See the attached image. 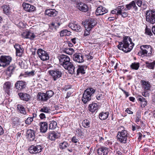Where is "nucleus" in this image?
Listing matches in <instances>:
<instances>
[{"mask_svg": "<svg viewBox=\"0 0 155 155\" xmlns=\"http://www.w3.org/2000/svg\"><path fill=\"white\" fill-rule=\"evenodd\" d=\"M134 45V44L132 42L131 39H123L122 41L119 42L117 47L119 49L127 52L132 50Z\"/></svg>", "mask_w": 155, "mask_h": 155, "instance_id": "1", "label": "nucleus"}, {"mask_svg": "<svg viewBox=\"0 0 155 155\" xmlns=\"http://www.w3.org/2000/svg\"><path fill=\"white\" fill-rule=\"evenodd\" d=\"M95 90L93 88H88L84 91L82 98V101L84 104L91 100V96L94 94Z\"/></svg>", "mask_w": 155, "mask_h": 155, "instance_id": "2", "label": "nucleus"}, {"mask_svg": "<svg viewBox=\"0 0 155 155\" xmlns=\"http://www.w3.org/2000/svg\"><path fill=\"white\" fill-rule=\"evenodd\" d=\"M129 136V134L126 130H122L118 131L117 134V140L121 143H127V138Z\"/></svg>", "mask_w": 155, "mask_h": 155, "instance_id": "3", "label": "nucleus"}, {"mask_svg": "<svg viewBox=\"0 0 155 155\" xmlns=\"http://www.w3.org/2000/svg\"><path fill=\"white\" fill-rule=\"evenodd\" d=\"M96 21L94 18H89L83 22L86 30L91 31L97 24Z\"/></svg>", "mask_w": 155, "mask_h": 155, "instance_id": "4", "label": "nucleus"}, {"mask_svg": "<svg viewBox=\"0 0 155 155\" xmlns=\"http://www.w3.org/2000/svg\"><path fill=\"white\" fill-rule=\"evenodd\" d=\"M146 21L152 24L155 23V11L154 10H149L146 13Z\"/></svg>", "mask_w": 155, "mask_h": 155, "instance_id": "5", "label": "nucleus"}, {"mask_svg": "<svg viewBox=\"0 0 155 155\" xmlns=\"http://www.w3.org/2000/svg\"><path fill=\"white\" fill-rule=\"evenodd\" d=\"M48 72L54 81H56L62 76V72L61 70L58 69L51 70Z\"/></svg>", "mask_w": 155, "mask_h": 155, "instance_id": "6", "label": "nucleus"}, {"mask_svg": "<svg viewBox=\"0 0 155 155\" xmlns=\"http://www.w3.org/2000/svg\"><path fill=\"white\" fill-rule=\"evenodd\" d=\"M12 61V58L10 56H1V66L5 67L8 65Z\"/></svg>", "mask_w": 155, "mask_h": 155, "instance_id": "7", "label": "nucleus"}, {"mask_svg": "<svg viewBox=\"0 0 155 155\" xmlns=\"http://www.w3.org/2000/svg\"><path fill=\"white\" fill-rule=\"evenodd\" d=\"M37 53L39 57L42 61H44L49 59V56L47 52L41 49H38Z\"/></svg>", "mask_w": 155, "mask_h": 155, "instance_id": "8", "label": "nucleus"}, {"mask_svg": "<svg viewBox=\"0 0 155 155\" xmlns=\"http://www.w3.org/2000/svg\"><path fill=\"white\" fill-rule=\"evenodd\" d=\"M59 59L60 64L63 67L65 65H67V63L70 61V58L68 56L64 54L60 55L59 57Z\"/></svg>", "mask_w": 155, "mask_h": 155, "instance_id": "9", "label": "nucleus"}, {"mask_svg": "<svg viewBox=\"0 0 155 155\" xmlns=\"http://www.w3.org/2000/svg\"><path fill=\"white\" fill-rule=\"evenodd\" d=\"M42 148V147L41 145L31 146L29 147V150L31 153H36L40 152Z\"/></svg>", "mask_w": 155, "mask_h": 155, "instance_id": "10", "label": "nucleus"}, {"mask_svg": "<svg viewBox=\"0 0 155 155\" xmlns=\"http://www.w3.org/2000/svg\"><path fill=\"white\" fill-rule=\"evenodd\" d=\"M64 68L67 70L68 72L71 74H75V67L73 63L70 61L67 63V65H66L64 67Z\"/></svg>", "mask_w": 155, "mask_h": 155, "instance_id": "11", "label": "nucleus"}, {"mask_svg": "<svg viewBox=\"0 0 155 155\" xmlns=\"http://www.w3.org/2000/svg\"><path fill=\"white\" fill-rule=\"evenodd\" d=\"M125 7L126 11L130 10L131 9H133L135 12H137L138 10V8L135 4V2L134 0L132 1L129 4L126 5Z\"/></svg>", "mask_w": 155, "mask_h": 155, "instance_id": "12", "label": "nucleus"}, {"mask_svg": "<svg viewBox=\"0 0 155 155\" xmlns=\"http://www.w3.org/2000/svg\"><path fill=\"white\" fill-rule=\"evenodd\" d=\"M22 5L24 9L28 12H31L35 10L36 8L34 5H31L30 4L23 2Z\"/></svg>", "mask_w": 155, "mask_h": 155, "instance_id": "13", "label": "nucleus"}, {"mask_svg": "<svg viewBox=\"0 0 155 155\" xmlns=\"http://www.w3.org/2000/svg\"><path fill=\"white\" fill-rule=\"evenodd\" d=\"M12 86L11 83L9 81L5 82L3 84V90L8 95H9L11 94Z\"/></svg>", "mask_w": 155, "mask_h": 155, "instance_id": "14", "label": "nucleus"}, {"mask_svg": "<svg viewBox=\"0 0 155 155\" xmlns=\"http://www.w3.org/2000/svg\"><path fill=\"white\" fill-rule=\"evenodd\" d=\"M21 36L22 38L28 39L34 38L36 36L35 35L30 31L24 32L21 34Z\"/></svg>", "mask_w": 155, "mask_h": 155, "instance_id": "15", "label": "nucleus"}, {"mask_svg": "<svg viewBox=\"0 0 155 155\" xmlns=\"http://www.w3.org/2000/svg\"><path fill=\"white\" fill-rule=\"evenodd\" d=\"M68 26L71 29L76 32H80L82 29V28L80 25L74 23H70L68 25Z\"/></svg>", "mask_w": 155, "mask_h": 155, "instance_id": "16", "label": "nucleus"}, {"mask_svg": "<svg viewBox=\"0 0 155 155\" xmlns=\"http://www.w3.org/2000/svg\"><path fill=\"white\" fill-rule=\"evenodd\" d=\"M108 10L105 8L100 6L98 7L96 11V14L97 16L103 15L107 13Z\"/></svg>", "mask_w": 155, "mask_h": 155, "instance_id": "17", "label": "nucleus"}, {"mask_svg": "<svg viewBox=\"0 0 155 155\" xmlns=\"http://www.w3.org/2000/svg\"><path fill=\"white\" fill-rule=\"evenodd\" d=\"M77 7L79 10L83 12H87L88 9V6L81 2L78 3L77 5Z\"/></svg>", "mask_w": 155, "mask_h": 155, "instance_id": "18", "label": "nucleus"}, {"mask_svg": "<svg viewBox=\"0 0 155 155\" xmlns=\"http://www.w3.org/2000/svg\"><path fill=\"white\" fill-rule=\"evenodd\" d=\"M73 59L74 61L78 63H82L84 61L83 56L82 54L80 53L74 54Z\"/></svg>", "mask_w": 155, "mask_h": 155, "instance_id": "19", "label": "nucleus"}, {"mask_svg": "<svg viewBox=\"0 0 155 155\" xmlns=\"http://www.w3.org/2000/svg\"><path fill=\"white\" fill-rule=\"evenodd\" d=\"M141 50L138 52L139 55L142 56H150L152 53V51H150V49L147 50L144 49L143 47H140Z\"/></svg>", "mask_w": 155, "mask_h": 155, "instance_id": "20", "label": "nucleus"}, {"mask_svg": "<svg viewBox=\"0 0 155 155\" xmlns=\"http://www.w3.org/2000/svg\"><path fill=\"white\" fill-rule=\"evenodd\" d=\"M48 138L51 140H54L58 138L59 134L55 131H51L47 134Z\"/></svg>", "mask_w": 155, "mask_h": 155, "instance_id": "21", "label": "nucleus"}, {"mask_svg": "<svg viewBox=\"0 0 155 155\" xmlns=\"http://www.w3.org/2000/svg\"><path fill=\"white\" fill-rule=\"evenodd\" d=\"M39 126L40 132L42 133H46L48 128L47 123L45 122H41L39 123Z\"/></svg>", "mask_w": 155, "mask_h": 155, "instance_id": "22", "label": "nucleus"}, {"mask_svg": "<svg viewBox=\"0 0 155 155\" xmlns=\"http://www.w3.org/2000/svg\"><path fill=\"white\" fill-rule=\"evenodd\" d=\"M18 95L20 99L24 101H28L30 98V95L28 94L24 93H19Z\"/></svg>", "mask_w": 155, "mask_h": 155, "instance_id": "23", "label": "nucleus"}, {"mask_svg": "<svg viewBox=\"0 0 155 155\" xmlns=\"http://www.w3.org/2000/svg\"><path fill=\"white\" fill-rule=\"evenodd\" d=\"M15 87L18 90L23 89L26 87L25 82L22 81H17L15 84Z\"/></svg>", "mask_w": 155, "mask_h": 155, "instance_id": "24", "label": "nucleus"}, {"mask_svg": "<svg viewBox=\"0 0 155 155\" xmlns=\"http://www.w3.org/2000/svg\"><path fill=\"white\" fill-rule=\"evenodd\" d=\"M57 14L58 12L55 9H47L45 11V14L50 17H54Z\"/></svg>", "mask_w": 155, "mask_h": 155, "instance_id": "25", "label": "nucleus"}, {"mask_svg": "<svg viewBox=\"0 0 155 155\" xmlns=\"http://www.w3.org/2000/svg\"><path fill=\"white\" fill-rule=\"evenodd\" d=\"M16 68V66L14 64H12L7 69L6 71V74L8 77H11L12 73L14 71V70Z\"/></svg>", "mask_w": 155, "mask_h": 155, "instance_id": "26", "label": "nucleus"}, {"mask_svg": "<svg viewBox=\"0 0 155 155\" xmlns=\"http://www.w3.org/2000/svg\"><path fill=\"white\" fill-rule=\"evenodd\" d=\"M108 152V149L106 147H101L97 150V153L99 155H107Z\"/></svg>", "mask_w": 155, "mask_h": 155, "instance_id": "27", "label": "nucleus"}, {"mask_svg": "<svg viewBox=\"0 0 155 155\" xmlns=\"http://www.w3.org/2000/svg\"><path fill=\"white\" fill-rule=\"evenodd\" d=\"M37 97L38 100L43 101H46L48 99L45 93H41L39 92L38 93Z\"/></svg>", "mask_w": 155, "mask_h": 155, "instance_id": "28", "label": "nucleus"}, {"mask_svg": "<svg viewBox=\"0 0 155 155\" xmlns=\"http://www.w3.org/2000/svg\"><path fill=\"white\" fill-rule=\"evenodd\" d=\"M98 108V105L95 103H92V104L89 105L88 109L92 113H94Z\"/></svg>", "mask_w": 155, "mask_h": 155, "instance_id": "29", "label": "nucleus"}, {"mask_svg": "<svg viewBox=\"0 0 155 155\" xmlns=\"http://www.w3.org/2000/svg\"><path fill=\"white\" fill-rule=\"evenodd\" d=\"M28 137L30 141L34 140L35 138V132L34 130L29 129L27 131Z\"/></svg>", "mask_w": 155, "mask_h": 155, "instance_id": "30", "label": "nucleus"}, {"mask_svg": "<svg viewBox=\"0 0 155 155\" xmlns=\"http://www.w3.org/2000/svg\"><path fill=\"white\" fill-rule=\"evenodd\" d=\"M17 110L20 113L25 115L26 112L24 107L21 104H18L17 105Z\"/></svg>", "mask_w": 155, "mask_h": 155, "instance_id": "31", "label": "nucleus"}, {"mask_svg": "<svg viewBox=\"0 0 155 155\" xmlns=\"http://www.w3.org/2000/svg\"><path fill=\"white\" fill-rule=\"evenodd\" d=\"M85 69H86V68L84 66H79L77 70L76 75H78L80 74H85Z\"/></svg>", "mask_w": 155, "mask_h": 155, "instance_id": "32", "label": "nucleus"}, {"mask_svg": "<svg viewBox=\"0 0 155 155\" xmlns=\"http://www.w3.org/2000/svg\"><path fill=\"white\" fill-rule=\"evenodd\" d=\"M143 87L144 88V90L148 91L150 90V85L149 82L144 81H142Z\"/></svg>", "mask_w": 155, "mask_h": 155, "instance_id": "33", "label": "nucleus"}, {"mask_svg": "<svg viewBox=\"0 0 155 155\" xmlns=\"http://www.w3.org/2000/svg\"><path fill=\"white\" fill-rule=\"evenodd\" d=\"M69 145L67 142L63 141L59 143V147L60 149L63 150L69 147Z\"/></svg>", "mask_w": 155, "mask_h": 155, "instance_id": "34", "label": "nucleus"}, {"mask_svg": "<svg viewBox=\"0 0 155 155\" xmlns=\"http://www.w3.org/2000/svg\"><path fill=\"white\" fill-rule=\"evenodd\" d=\"M117 15H120L121 14V13L123 11H126V9L124 6H119L116 8Z\"/></svg>", "mask_w": 155, "mask_h": 155, "instance_id": "35", "label": "nucleus"}, {"mask_svg": "<svg viewBox=\"0 0 155 155\" xmlns=\"http://www.w3.org/2000/svg\"><path fill=\"white\" fill-rule=\"evenodd\" d=\"M12 124L14 127H16L20 125V119L18 117L13 118Z\"/></svg>", "mask_w": 155, "mask_h": 155, "instance_id": "36", "label": "nucleus"}, {"mask_svg": "<svg viewBox=\"0 0 155 155\" xmlns=\"http://www.w3.org/2000/svg\"><path fill=\"white\" fill-rule=\"evenodd\" d=\"M2 8L3 9L4 13L7 15H9L10 14V7L9 6L5 5L2 6Z\"/></svg>", "mask_w": 155, "mask_h": 155, "instance_id": "37", "label": "nucleus"}, {"mask_svg": "<svg viewBox=\"0 0 155 155\" xmlns=\"http://www.w3.org/2000/svg\"><path fill=\"white\" fill-rule=\"evenodd\" d=\"M71 32L67 29L63 30L60 32V35L61 37L64 36H69L71 35Z\"/></svg>", "mask_w": 155, "mask_h": 155, "instance_id": "38", "label": "nucleus"}, {"mask_svg": "<svg viewBox=\"0 0 155 155\" xmlns=\"http://www.w3.org/2000/svg\"><path fill=\"white\" fill-rule=\"evenodd\" d=\"M109 114V113L108 112H102L100 114L99 117L101 120H105L108 117Z\"/></svg>", "mask_w": 155, "mask_h": 155, "instance_id": "39", "label": "nucleus"}, {"mask_svg": "<svg viewBox=\"0 0 155 155\" xmlns=\"http://www.w3.org/2000/svg\"><path fill=\"white\" fill-rule=\"evenodd\" d=\"M57 123L56 121L54 120L50 121L49 125V129L51 130L54 129L57 127Z\"/></svg>", "mask_w": 155, "mask_h": 155, "instance_id": "40", "label": "nucleus"}, {"mask_svg": "<svg viewBox=\"0 0 155 155\" xmlns=\"http://www.w3.org/2000/svg\"><path fill=\"white\" fill-rule=\"evenodd\" d=\"M39 111L45 113H50L51 112V110L49 107L44 106Z\"/></svg>", "mask_w": 155, "mask_h": 155, "instance_id": "41", "label": "nucleus"}, {"mask_svg": "<svg viewBox=\"0 0 155 155\" xmlns=\"http://www.w3.org/2000/svg\"><path fill=\"white\" fill-rule=\"evenodd\" d=\"M146 66L150 69H153L155 66V61L152 62H149L147 61L146 62Z\"/></svg>", "mask_w": 155, "mask_h": 155, "instance_id": "42", "label": "nucleus"}, {"mask_svg": "<svg viewBox=\"0 0 155 155\" xmlns=\"http://www.w3.org/2000/svg\"><path fill=\"white\" fill-rule=\"evenodd\" d=\"M90 122L87 120L86 119L83 120L82 122V126L85 128H87L90 127Z\"/></svg>", "mask_w": 155, "mask_h": 155, "instance_id": "43", "label": "nucleus"}, {"mask_svg": "<svg viewBox=\"0 0 155 155\" xmlns=\"http://www.w3.org/2000/svg\"><path fill=\"white\" fill-rule=\"evenodd\" d=\"M63 52L68 54L71 55L73 53L74 50L72 48H66L64 50Z\"/></svg>", "mask_w": 155, "mask_h": 155, "instance_id": "44", "label": "nucleus"}, {"mask_svg": "<svg viewBox=\"0 0 155 155\" xmlns=\"http://www.w3.org/2000/svg\"><path fill=\"white\" fill-rule=\"evenodd\" d=\"M51 27L54 28L55 29L58 28L60 25V24L59 22L58 21H55L52 22L51 23Z\"/></svg>", "mask_w": 155, "mask_h": 155, "instance_id": "45", "label": "nucleus"}, {"mask_svg": "<svg viewBox=\"0 0 155 155\" xmlns=\"http://www.w3.org/2000/svg\"><path fill=\"white\" fill-rule=\"evenodd\" d=\"M131 68L137 70L139 67V63L134 62L130 65Z\"/></svg>", "mask_w": 155, "mask_h": 155, "instance_id": "46", "label": "nucleus"}, {"mask_svg": "<svg viewBox=\"0 0 155 155\" xmlns=\"http://www.w3.org/2000/svg\"><path fill=\"white\" fill-rule=\"evenodd\" d=\"M141 117V113L140 112H137L136 114V119L135 120V122L137 124H138L140 121V120Z\"/></svg>", "mask_w": 155, "mask_h": 155, "instance_id": "47", "label": "nucleus"}, {"mask_svg": "<svg viewBox=\"0 0 155 155\" xmlns=\"http://www.w3.org/2000/svg\"><path fill=\"white\" fill-rule=\"evenodd\" d=\"M45 94L47 97L49 99L53 95L54 93L53 91L52 90H49L47 91Z\"/></svg>", "mask_w": 155, "mask_h": 155, "instance_id": "48", "label": "nucleus"}, {"mask_svg": "<svg viewBox=\"0 0 155 155\" xmlns=\"http://www.w3.org/2000/svg\"><path fill=\"white\" fill-rule=\"evenodd\" d=\"M145 34L150 36L153 35L151 29L150 28H148L147 25L146 26L145 29Z\"/></svg>", "mask_w": 155, "mask_h": 155, "instance_id": "49", "label": "nucleus"}, {"mask_svg": "<svg viewBox=\"0 0 155 155\" xmlns=\"http://www.w3.org/2000/svg\"><path fill=\"white\" fill-rule=\"evenodd\" d=\"M33 120V118L32 117H29L25 121V123L27 124H30Z\"/></svg>", "mask_w": 155, "mask_h": 155, "instance_id": "50", "label": "nucleus"}, {"mask_svg": "<svg viewBox=\"0 0 155 155\" xmlns=\"http://www.w3.org/2000/svg\"><path fill=\"white\" fill-rule=\"evenodd\" d=\"M17 25L20 28H23L25 27L26 25L23 22L21 21L17 24Z\"/></svg>", "mask_w": 155, "mask_h": 155, "instance_id": "51", "label": "nucleus"}, {"mask_svg": "<svg viewBox=\"0 0 155 155\" xmlns=\"http://www.w3.org/2000/svg\"><path fill=\"white\" fill-rule=\"evenodd\" d=\"M117 37L120 38H122L123 39H131L130 37L124 36L123 34V33H121V34L118 35Z\"/></svg>", "mask_w": 155, "mask_h": 155, "instance_id": "52", "label": "nucleus"}, {"mask_svg": "<svg viewBox=\"0 0 155 155\" xmlns=\"http://www.w3.org/2000/svg\"><path fill=\"white\" fill-rule=\"evenodd\" d=\"M134 1L135 2V4L136 3L139 7H141L142 5L143 0H134Z\"/></svg>", "mask_w": 155, "mask_h": 155, "instance_id": "53", "label": "nucleus"}, {"mask_svg": "<svg viewBox=\"0 0 155 155\" xmlns=\"http://www.w3.org/2000/svg\"><path fill=\"white\" fill-rule=\"evenodd\" d=\"M23 51V50L21 48V49H19L18 50H16V55L19 57L21 56L22 54Z\"/></svg>", "mask_w": 155, "mask_h": 155, "instance_id": "54", "label": "nucleus"}, {"mask_svg": "<svg viewBox=\"0 0 155 155\" xmlns=\"http://www.w3.org/2000/svg\"><path fill=\"white\" fill-rule=\"evenodd\" d=\"M141 47H143L144 48V49L146 50H148V49H150V51H152V48L151 47L150 45H142L140 46Z\"/></svg>", "mask_w": 155, "mask_h": 155, "instance_id": "55", "label": "nucleus"}, {"mask_svg": "<svg viewBox=\"0 0 155 155\" xmlns=\"http://www.w3.org/2000/svg\"><path fill=\"white\" fill-rule=\"evenodd\" d=\"M71 140L72 142L74 143H77L79 141V139L77 138L76 136H74L72 138Z\"/></svg>", "mask_w": 155, "mask_h": 155, "instance_id": "56", "label": "nucleus"}, {"mask_svg": "<svg viewBox=\"0 0 155 155\" xmlns=\"http://www.w3.org/2000/svg\"><path fill=\"white\" fill-rule=\"evenodd\" d=\"M137 99L138 100L141 102H143L145 99L141 96H138L137 97Z\"/></svg>", "mask_w": 155, "mask_h": 155, "instance_id": "57", "label": "nucleus"}, {"mask_svg": "<svg viewBox=\"0 0 155 155\" xmlns=\"http://www.w3.org/2000/svg\"><path fill=\"white\" fill-rule=\"evenodd\" d=\"M148 92V91L144 90L143 93H142V95L146 97H149L150 94Z\"/></svg>", "mask_w": 155, "mask_h": 155, "instance_id": "58", "label": "nucleus"}, {"mask_svg": "<svg viewBox=\"0 0 155 155\" xmlns=\"http://www.w3.org/2000/svg\"><path fill=\"white\" fill-rule=\"evenodd\" d=\"M141 106L142 107H145L147 104V100L145 99L144 101L142 102H141Z\"/></svg>", "mask_w": 155, "mask_h": 155, "instance_id": "59", "label": "nucleus"}, {"mask_svg": "<svg viewBox=\"0 0 155 155\" xmlns=\"http://www.w3.org/2000/svg\"><path fill=\"white\" fill-rule=\"evenodd\" d=\"M120 15H121L122 17L124 18L127 17L128 15L127 12H122L121 13V14Z\"/></svg>", "mask_w": 155, "mask_h": 155, "instance_id": "60", "label": "nucleus"}, {"mask_svg": "<svg viewBox=\"0 0 155 155\" xmlns=\"http://www.w3.org/2000/svg\"><path fill=\"white\" fill-rule=\"evenodd\" d=\"M92 54L93 53L90 52L89 53L88 55H86V57L87 56V58H88V59H92L93 58V57L92 56Z\"/></svg>", "mask_w": 155, "mask_h": 155, "instance_id": "61", "label": "nucleus"}, {"mask_svg": "<svg viewBox=\"0 0 155 155\" xmlns=\"http://www.w3.org/2000/svg\"><path fill=\"white\" fill-rule=\"evenodd\" d=\"M35 71H32L30 72H27V74L29 75L33 76L35 74Z\"/></svg>", "mask_w": 155, "mask_h": 155, "instance_id": "62", "label": "nucleus"}, {"mask_svg": "<svg viewBox=\"0 0 155 155\" xmlns=\"http://www.w3.org/2000/svg\"><path fill=\"white\" fill-rule=\"evenodd\" d=\"M40 118L41 119H43L46 118L45 115L44 113H41L39 115Z\"/></svg>", "mask_w": 155, "mask_h": 155, "instance_id": "63", "label": "nucleus"}, {"mask_svg": "<svg viewBox=\"0 0 155 155\" xmlns=\"http://www.w3.org/2000/svg\"><path fill=\"white\" fill-rule=\"evenodd\" d=\"M116 18V17H109L108 18V20L110 21H112L114 20Z\"/></svg>", "mask_w": 155, "mask_h": 155, "instance_id": "64", "label": "nucleus"}]
</instances>
